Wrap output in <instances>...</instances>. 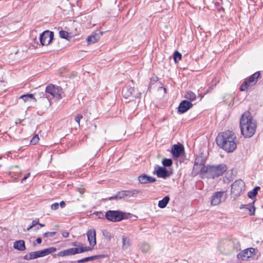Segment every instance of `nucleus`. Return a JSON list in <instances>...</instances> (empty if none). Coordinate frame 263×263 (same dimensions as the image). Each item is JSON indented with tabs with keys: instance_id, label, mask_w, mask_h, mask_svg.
<instances>
[{
	"instance_id": "f257e3e1",
	"label": "nucleus",
	"mask_w": 263,
	"mask_h": 263,
	"mask_svg": "<svg viewBox=\"0 0 263 263\" xmlns=\"http://www.w3.org/2000/svg\"><path fill=\"white\" fill-rule=\"evenodd\" d=\"M236 138L234 132L227 130L217 135L216 142L219 148L227 153H232L235 150L237 147Z\"/></svg>"
},
{
	"instance_id": "f03ea898",
	"label": "nucleus",
	"mask_w": 263,
	"mask_h": 263,
	"mask_svg": "<svg viewBox=\"0 0 263 263\" xmlns=\"http://www.w3.org/2000/svg\"><path fill=\"white\" fill-rule=\"evenodd\" d=\"M200 169V175L202 178L215 179L216 177L222 175L227 170V166L224 164H220L216 165L204 166Z\"/></svg>"
},
{
	"instance_id": "7ed1b4c3",
	"label": "nucleus",
	"mask_w": 263,
	"mask_h": 263,
	"mask_svg": "<svg viewBox=\"0 0 263 263\" xmlns=\"http://www.w3.org/2000/svg\"><path fill=\"white\" fill-rule=\"evenodd\" d=\"M43 96H46L48 100L54 98L61 99L64 97V93L61 87L50 84L46 86Z\"/></svg>"
},
{
	"instance_id": "20e7f679",
	"label": "nucleus",
	"mask_w": 263,
	"mask_h": 263,
	"mask_svg": "<svg viewBox=\"0 0 263 263\" xmlns=\"http://www.w3.org/2000/svg\"><path fill=\"white\" fill-rule=\"evenodd\" d=\"M245 190V183L241 179L236 180L231 185V195L234 198Z\"/></svg>"
},
{
	"instance_id": "39448f33",
	"label": "nucleus",
	"mask_w": 263,
	"mask_h": 263,
	"mask_svg": "<svg viewBox=\"0 0 263 263\" xmlns=\"http://www.w3.org/2000/svg\"><path fill=\"white\" fill-rule=\"evenodd\" d=\"M122 94L123 97L126 99H128L129 101L133 100L134 98H139L140 93L136 90L134 87L127 85L122 89Z\"/></svg>"
},
{
	"instance_id": "423d86ee",
	"label": "nucleus",
	"mask_w": 263,
	"mask_h": 263,
	"mask_svg": "<svg viewBox=\"0 0 263 263\" xmlns=\"http://www.w3.org/2000/svg\"><path fill=\"white\" fill-rule=\"evenodd\" d=\"M105 218L112 222H119L124 218V213L120 211L109 210L106 212Z\"/></svg>"
},
{
	"instance_id": "0eeeda50",
	"label": "nucleus",
	"mask_w": 263,
	"mask_h": 263,
	"mask_svg": "<svg viewBox=\"0 0 263 263\" xmlns=\"http://www.w3.org/2000/svg\"><path fill=\"white\" fill-rule=\"evenodd\" d=\"M53 32L49 30L44 31L40 34V43L43 46L48 45L52 41V40L53 39Z\"/></svg>"
},
{
	"instance_id": "6e6552de",
	"label": "nucleus",
	"mask_w": 263,
	"mask_h": 263,
	"mask_svg": "<svg viewBox=\"0 0 263 263\" xmlns=\"http://www.w3.org/2000/svg\"><path fill=\"white\" fill-rule=\"evenodd\" d=\"M226 195L225 192L223 191L215 192L211 197V205L215 206L219 204L226 199Z\"/></svg>"
},
{
	"instance_id": "1a4fd4ad",
	"label": "nucleus",
	"mask_w": 263,
	"mask_h": 263,
	"mask_svg": "<svg viewBox=\"0 0 263 263\" xmlns=\"http://www.w3.org/2000/svg\"><path fill=\"white\" fill-rule=\"evenodd\" d=\"M250 114L248 111V114ZM257 127V122L252 117L248 115V137H251L255 134Z\"/></svg>"
},
{
	"instance_id": "9d476101",
	"label": "nucleus",
	"mask_w": 263,
	"mask_h": 263,
	"mask_svg": "<svg viewBox=\"0 0 263 263\" xmlns=\"http://www.w3.org/2000/svg\"><path fill=\"white\" fill-rule=\"evenodd\" d=\"M153 174H156L158 177L162 178H166L170 176L165 167L159 166V165L155 166Z\"/></svg>"
},
{
	"instance_id": "9b49d317",
	"label": "nucleus",
	"mask_w": 263,
	"mask_h": 263,
	"mask_svg": "<svg viewBox=\"0 0 263 263\" xmlns=\"http://www.w3.org/2000/svg\"><path fill=\"white\" fill-rule=\"evenodd\" d=\"M246 111L243 112L239 120V127L241 131V134L247 137V116L246 115Z\"/></svg>"
},
{
	"instance_id": "f8f14e48",
	"label": "nucleus",
	"mask_w": 263,
	"mask_h": 263,
	"mask_svg": "<svg viewBox=\"0 0 263 263\" xmlns=\"http://www.w3.org/2000/svg\"><path fill=\"white\" fill-rule=\"evenodd\" d=\"M87 240L89 245L92 247L96 245V233L94 229L89 230L87 232Z\"/></svg>"
},
{
	"instance_id": "ddd939ff",
	"label": "nucleus",
	"mask_w": 263,
	"mask_h": 263,
	"mask_svg": "<svg viewBox=\"0 0 263 263\" xmlns=\"http://www.w3.org/2000/svg\"><path fill=\"white\" fill-rule=\"evenodd\" d=\"M193 106V104L187 100H183L181 102L178 107V111L181 114L186 112Z\"/></svg>"
},
{
	"instance_id": "4468645a",
	"label": "nucleus",
	"mask_w": 263,
	"mask_h": 263,
	"mask_svg": "<svg viewBox=\"0 0 263 263\" xmlns=\"http://www.w3.org/2000/svg\"><path fill=\"white\" fill-rule=\"evenodd\" d=\"M184 151V147L181 144H174L171 149L172 155L176 158H178Z\"/></svg>"
},
{
	"instance_id": "2eb2a0df",
	"label": "nucleus",
	"mask_w": 263,
	"mask_h": 263,
	"mask_svg": "<svg viewBox=\"0 0 263 263\" xmlns=\"http://www.w3.org/2000/svg\"><path fill=\"white\" fill-rule=\"evenodd\" d=\"M138 181L141 184H146L154 182L156 181V179L155 177L143 174L138 177Z\"/></svg>"
},
{
	"instance_id": "dca6fc26",
	"label": "nucleus",
	"mask_w": 263,
	"mask_h": 263,
	"mask_svg": "<svg viewBox=\"0 0 263 263\" xmlns=\"http://www.w3.org/2000/svg\"><path fill=\"white\" fill-rule=\"evenodd\" d=\"M125 198V192L124 191H121L118 192L115 195L109 197L106 199H103V200L104 201L107 200H118L122 199H124Z\"/></svg>"
},
{
	"instance_id": "f3484780",
	"label": "nucleus",
	"mask_w": 263,
	"mask_h": 263,
	"mask_svg": "<svg viewBox=\"0 0 263 263\" xmlns=\"http://www.w3.org/2000/svg\"><path fill=\"white\" fill-rule=\"evenodd\" d=\"M260 73L259 71L256 72L248 79V86L249 85H255L257 82L258 78L260 77Z\"/></svg>"
},
{
	"instance_id": "a211bd4d",
	"label": "nucleus",
	"mask_w": 263,
	"mask_h": 263,
	"mask_svg": "<svg viewBox=\"0 0 263 263\" xmlns=\"http://www.w3.org/2000/svg\"><path fill=\"white\" fill-rule=\"evenodd\" d=\"M13 247L15 249L20 251H25L26 250V246L24 240H20L15 241L13 243Z\"/></svg>"
},
{
	"instance_id": "6ab92c4d",
	"label": "nucleus",
	"mask_w": 263,
	"mask_h": 263,
	"mask_svg": "<svg viewBox=\"0 0 263 263\" xmlns=\"http://www.w3.org/2000/svg\"><path fill=\"white\" fill-rule=\"evenodd\" d=\"M258 252V250L255 248H248V261L250 258H252L253 260H257L258 257L256 256V253Z\"/></svg>"
},
{
	"instance_id": "aec40b11",
	"label": "nucleus",
	"mask_w": 263,
	"mask_h": 263,
	"mask_svg": "<svg viewBox=\"0 0 263 263\" xmlns=\"http://www.w3.org/2000/svg\"><path fill=\"white\" fill-rule=\"evenodd\" d=\"M74 252L76 251H74V248H69L59 252L57 255L63 257L65 256L75 255Z\"/></svg>"
},
{
	"instance_id": "412c9836",
	"label": "nucleus",
	"mask_w": 263,
	"mask_h": 263,
	"mask_svg": "<svg viewBox=\"0 0 263 263\" xmlns=\"http://www.w3.org/2000/svg\"><path fill=\"white\" fill-rule=\"evenodd\" d=\"M38 257H41V255L39 251L32 252L29 254H27L24 256V259L26 260H31Z\"/></svg>"
},
{
	"instance_id": "4be33fe9",
	"label": "nucleus",
	"mask_w": 263,
	"mask_h": 263,
	"mask_svg": "<svg viewBox=\"0 0 263 263\" xmlns=\"http://www.w3.org/2000/svg\"><path fill=\"white\" fill-rule=\"evenodd\" d=\"M57 249L54 247H50L44 250L39 251L41 257H43L55 252Z\"/></svg>"
},
{
	"instance_id": "5701e85b",
	"label": "nucleus",
	"mask_w": 263,
	"mask_h": 263,
	"mask_svg": "<svg viewBox=\"0 0 263 263\" xmlns=\"http://www.w3.org/2000/svg\"><path fill=\"white\" fill-rule=\"evenodd\" d=\"M101 255H94V256H91L89 257H87L81 259H79L76 262L78 263H83L86 261H89L93 260H96L97 259H99L101 257Z\"/></svg>"
},
{
	"instance_id": "b1692460",
	"label": "nucleus",
	"mask_w": 263,
	"mask_h": 263,
	"mask_svg": "<svg viewBox=\"0 0 263 263\" xmlns=\"http://www.w3.org/2000/svg\"><path fill=\"white\" fill-rule=\"evenodd\" d=\"M170 200V198L168 196H165L162 200H160L158 202V206L160 208L163 209L165 208L169 202V201Z\"/></svg>"
},
{
	"instance_id": "393cba45",
	"label": "nucleus",
	"mask_w": 263,
	"mask_h": 263,
	"mask_svg": "<svg viewBox=\"0 0 263 263\" xmlns=\"http://www.w3.org/2000/svg\"><path fill=\"white\" fill-rule=\"evenodd\" d=\"M125 198H130L132 197H136L140 192V191L137 189L124 191Z\"/></svg>"
},
{
	"instance_id": "a878e982",
	"label": "nucleus",
	"mask_w": 263,
	"mask_h": 263,
	"mask_svg": "<svg viewBox=\"0 0 263 263\" xmlns=\"http://www.w3.org/2000/svg\"><path fill=\"white\" fill-rule=\"evenodd\" d=\"M100 36L98 35H97L96 33L95 34H91L89 35L87 39V42L88 44H93L97 42H98L99 40Z\"/></svg>"
},
{
	"instance_id": "bb28decb",
	"label": "nucleus",
	"mask_w": 263,
	"mask_h": 263,
	"mask_svg": "<svg viewBox=\"0 0 263 263\" xmlns=\"http://www.w3.org/2000/svg\"><path fill=\"white\" fill-rule=\"evenodd\" d=\"M19 99H23L25 102H26L29 101H31L32 100H33L35 101L36 100V99L34 97L33 95L31 94V93H27V94L23 95L21 96Z\"/></svg>"
},
{
	"instance_id": "cd10ccee",
	"label": "nucleus",
	"mask_w": 263,
	"mask_h": 263,
	"mask_svg": "<svg viewBox=\"0 0 263 263\" xmlns=\"http://www.w3.org/2000/svg\"><path fill=\"white\" fill-rule=\"evenodd\" d=\"M122 249L123 250H126L130 246L129 239L126 236H122Z\"/></svg>"
},
{
	"instance_id": "c85d7f7f",
	"label": "nucleus",
	"mask_w": 263,
	"mask_h": 263,
	"mask_svg": "<svg viewBox=\"0 0 263 263\" xmlns=\"http://www.w3.org/2000/svg\"><path fill=\"white\" fill-rule=\"evenodd\" d=\"M260 189L259 186H256L252 190L248 193V197L250 198L253 199L256 197L258 191Z\"/></svg>"
},
{
	"instance_id": "c756f323",
	"label": "nucleus",
	"mask_w": 263,
	"mask_h": 263,
	"mask_svg": "<svg viewBox=\"0 0 263 263\" xmlns=\"http://www.w3.org/2000/svg\"><path fill=\"white\" fill-rule=\"evenodd\" d=\"M185 98L189 100V101L191 102V101H193L196 100V95L193 92L191 91H188L185 95Z\"/></svg>"
},
{
	"instance_id": "7c9ffc66",
	"label": "nucleus",
	"mask_w": 263,
	"mask_h": 263,
	"mask_svg": "<svg viewBox=\"0 0 263 263\" xmlns=\"http://www.w3.org/2000/svg\"><path fill=\"white\" fill-rule=\"evenodd\" d=\"M255 201V200H254L252 203L248 204V210H249L250 214L251 215H253L255 214L256 209L254 205Z\"/></svg>"
},
{
	"instance_id": "2f4dec72",
	"label": "nucleus",
	"mask_w": 263,
	"mask_h": 263,
	"mask_svg": "<svg viewBox=\"0 0 263 263\" xmlns=\"http://www.w3.org/2000/svg\"><path fill=\"white\" fill-rule=\"evenodd\" d=\"M162 163L163 165V167L166 168V167H170L172 165L173 161L171 159L164 158L162 160Z\"/></svg>"
},
{
	"instance_id": "473e14b6",
	"label": "nucleus",
	"mask_w": 263,
	"mask_h": 263,
	"mask_svg": "<svg viewBox=\"0 0 263 263\" xmlns=\"http://www.w3.org/2000/svg\"><path fill=\"white\" fill-rule=\"evenodd\" d=\"M59 35L61 38L67 40H69V38H70L71 37L69 35V33L67 31L64 30H61L59 32Z\"/></svg>"
},
{
	"instance_id": "72a5a7b5",
	"label": "nucleus",
	"mask_w": 263,
	"mask_h": 263,
	"mask_svg": "<svg viewBox=\"0 0 263 263\" xmlns=\"http://www.w3.org/2000/svg\"><path fill=\"white\" fill-rule=\"evenodd\" d=\"M174 60L175 63H177L182 58V54L178 51H175L173 54Z\"/></svg>"
},
{
	"instance_id": "f704fd0d",
	"label": "nucleus",
	"mask_w": 263,
	"mask_h": 263,
	"mask_svg": "<svg viewBox=\"0 0 263 263\" xmlns=\"http://www.w3.org/2000/svg\"><path fill=\"white\" fill-rule=\"evenodd\" d=\"M247 254V249H244L242 252H240L237 255V257L238 259H241L242 260L244 259V258L246 257Z\"/></svg>"
},
{
	"instance_id": "c9c22d12",
	"label": "nucleus",
	"mask_w": 263,
	"mask_h": 263,
	"mask_svg": "<svg viewBox=\"0 0 263 263\" xmlns=\"http://www.w3.org/2000/svg\"><path fill=\"white\" fill-rule=\"evenodd\" d=\"M39 223V219H36L35 220H33L32 221V223L27 228V231L30 230L31 228L35 226L36 225L38 224Z\"/></svg>"
},
{
	"instance_id": "e433bc0d",
	"label": "nucleus",
	"mask_w": 263,
	"mask_h": 263,
	"mask_svg": "<svg viewBox=\"0 0 263 263\" xmlns=\"http://www.w3.org/2000/svg\"><path fill=\"white\" fill-rule=\"evenodd\" d=\"M247 89V79H245L242 84L239 87V90L241 91H245Z\"/></svg>"
},
{
	"instance_id": "4c0bfd02",
	"label": "nucleus",
	"mask_w": 263,
	"mask_h": 263,
	"mask_svg": "<svg viewBox=\"0 0 263 263\" xmlns=\"http://www.w3.org/2000/svg\"><path fill=\"white\" fill-rule=\"evenodd\" d=\"M56 232H47L43 234V237L47 238L48 237H52L56 234Z\"/></svg>"
},
{
	"instance_id": "58836bf2",
	"label": "nucleus",
	"mask_w": 263,
	"mask_h": 263,
	"mask_svg": "<svg viewBox=\"0 0 263 263\" xmlns=\"http://www.w3.org/2000/svg\"><path fill=\"white\" fill-rule=\"evenodd\" d=\"M39 137L38 135H35L32 138V139L31 140V143L33 145H35L39 142Z\"/></svg>"
},
{
	"instance_id": "ea45409f",
	"label": "nucleus",
	"mask_w": 263,
	"mask_h": 263,
	"mask_svg": "<svg viewBox=\"0 0 263 263\" xmlns=\"http://www.w3.org/2000/svg\"><path fill=\"white\" fill-rule=\"evenodd\" d=\"M74 249L75 251L76 250V252H74L75 254L84 252L83 247H80L79 248H74Z\"/></svg>"
},
{
	"instance_id": "a19ab883",
	"label": "nucleus",
	"mask_w": 263,
	"mask_h": 263,
	"mask_svg": "<svg viewBox=\"0 0 263 263\" xmlns=\"http://www.w3.org/2000/svg\"><path fill=\"white\" fill-rule=\"evenodd\" d=\"M103 234L105 238L107 239H110L111 236L110 234L107 231L105 230L103 232Z\"/></svg>"
},
{
	"instance_id": "79ce46f5",
	"label": "nucleus",
	"mask_w": 263,
	"mask_h": 263,
	"mask_svg": "<svg viewBox=\"0 0 263 263\" xmlns=\"http://www.w3.org/2000/svg\"><path fill=\"white\" fill-rule=\"evenodd\" d=\"M82 118L83 116L82 115L79 114L75 117L74 120L77 123H78L79 125H80V120Z\"/></svg>"
},
{
	"instance_id": "37998d69",
	"label": "nucleus",
	"mask_w": 263,
	"mask_h": 263,
	"mask_svg": "<svg viewBox=\"0 0 263 263\" xmlns=\"http://www.w3.org/2000/svg\"><path fill=\"white\" fill-rule=\"evenodd\" d=\"M59 208V204L57 202L54 203L51 205V209L52 210H57Z\"/></svg>"
},
{
	"instance_id": "c03bdc74",
	"label": "nucleus",
	"mask_w": 263,
	"mask_h": 263,
	"mask_svg": "<svg viewBox=\"0 0 263 263\" xmlns=\"http://www.w3.org/2000/svg\"><path fill=\"white\" fill-rule=\"evenodd\" d=\"M93 248V247H91L90 246H87V247H83L84 252L92 250Z\"/></svg>"
},
{
	"instance_id": "a18cd8bd",
	"label": "nucleus",
	"mask_w": 263,
	"mask_h": 263,
	"mask_svg": "<svg viewBox=\"0 0 263 263\" xmlns=\"http://www.w3.org/2000/svg\"><path fill=\"white\" fill-rule=\"evenodd\" d=\"M216 85V83H215L214 85H212L206 91L205 93L210 92L213 89L214 87Z\"/></svg>"
},
{
	"instance_id": "49530a36",
	"label": "nucleus",
	"mask_w": 263,
	"mask_h": 263,
	"mask_svg": "<svg viewBox=\"0 0 263 263\" xmlns=\"http://www.w3.org/2000/svg\"><path fill=\"white\" fill-rule=\"evenodd\" d=\"M30 176V173H27L25 176L23 177V178L22 179V182H23L25 181L28 178H29Z\"/></svg>"
},
{
	"instance_id": "de8ad7c7",
	"label": "nucleus",
	"mask_w": 263,
	"mask_h": 263,
	"mask_svg": "<svg viewBox=\"0 0 263 263\" xmlns=\"http://www.w3.org/2000/svg\"><path fill=\"white\" fill-rule=\"evenodd\" d=\"M96 215L98 216L99 218H102L104 217V215L102 212H97Z\"/></svg>"
},
{
	"instance_id": "09e8293b",
	"label": "nucleus",
	"mask_w": 263,
	"mask_h": 263,
	"mask_svg": "<svg viewBox=\"0 0 263 263\" xmlns=\"http://www.w3.org/2000/svg\"><path fill=\"white\" fill-rule=\"evenodd\" d=\"M69 234V232H68L67 231H64L62 233L63 237L64 238H67V237H68Z\"/></svg>"
},
{
	"instance_id": "8fccbe9b",
	"label": "nucleus",
	"mask_w": 263,
	"mask_h": 263,
	"mask_svg": "<svg viewBox=\"0 0 263 263\" xmlns=\"http://www.w3.org/2000/svg\"><path fill=\"white\" fill-rule=\"evenodd\" d=\"M60 205L61 207L63 208L65 206V203L64 201H62L60 202Z\"/></svg>"
},
{
	"instance_id": "3c124183",
	"label": "nucleus",
	"mask_w": 263,
	"mask_h": 263,
	"mask_svg": "<svg viewBox=\"0 0 263 263\" xmlns=\"http://www.w3.org/2000/svg\"><path fill=\"white\" fill-rule=\"evenodd\" d=\"M42 239L41 238H37L36 239V241L37 243L40 244L42 242Z\"/></svg>"
},
{
	"instance_id": "603ef678",
	"label": "nucleus",
	"mask_w": 263,
	"mask_h": 263,
	"mask_svg": "<svg viewBox=\"0 0 263 263\" xmlns=\"http://www.w3.org/2000/svg\"><path fill=\"white\" fill-rule=\"evenodd\" d=\"M84 189L83 188H79V192L81 193V194H83L84 192Z\"/></svg>"
},
{
	"instance_id": "864d4df0",
	"label": "nucleus",
	"mask_w": 263,
	"mask_h": 263,
	"mask_svg": "<svg viewBox=\"0 0 263 263\" xmlns=\"http://www.w3.org/2000/svg\"><path fill=\"white\" fill-rule=\"evenodd\" d=\"M247 207V204H241L240 206V209L246 208Z\"/></svg>"
},
{
	"instance_id": "5fc2aeb1",
	"label": "nucleus",
	"mask_w": 263,
	"mask_h": 263,
	"mask_svg": "<svg viewBox=\"0 0 263 263\" xmlns=\"http://www.w3.org/2000/svg\"><path fill=\"white\" fill-rule=\"evenodd\" d=\"M72 245H73V246H75V247H77V246H78V242H73V243H72Z\"/></svg>"
},
{
	"instance_id": "6e6d98bb",
	"label": "nucleus",
	"mask_w": 263,
	"mask_h": 263,
	"mask_svg": "<svg viewBox=\"0 0 263 263\" xmlns=\"http://www.w3.org/2000/svg\"><path fill=\"white\" fill-rule=\"evenodd\" d=\"M38 224H39L41 227H45V224H44L40 223H39V222Z\"/></svg>"
},
{
	"instance_id": "4d7b16f0",
	"label": "nucleus",
	"mask_w": 263,
	"mask_h": 263,
	"mask_svg": "<svg viewBox=\"0 0 263 263\" xmlns=\"http://www.w3.org/2000/svg\"><path fill=\"white\" fill-rule=\"evenodd\" d=\"M158 80V77H155L154 78V81L155 82H157Z\"/></svg>"
},
{
	"instance_id": "13d9d810",
	"label": "nucleus",
	"mask_w": 263,
	"mask_h": 263,
	"mask_svg": "<svg viewBox=\"0 0 263 263\" xmlns=\"http://www.w3.org/2000/svg\"><path fill=\"white\" fill-rule=\"evenodd\" d=\"M198 164V162H197V159H196L195 161V165L196 164Z\"/></svg>"
},
{
	"instance_id": "bf43d9fd",
	"label": "nucleus",
	"mask_w": 263,
	"mask_h": 263,
	"mask_svg": "<svg viewBox=\"0 0 263 263\" xmlns=\"http://www.w3.org/2000/svg\"><path fill=\"white\" fill-rule=\"evenodd\" d=\"M76 261H68V263H75Z\"/></svg>"
},
{
	"instance_id": "052dcab7",
	"label": "nucleus",
	"mask_w": 263,
	"mask_h": 263,
	"mask_svg": "<svg viewBox=\"0 0 263 263\" xmlns=\"http://www.w3.org/2000/svg\"><path fill=\"white\" fill-rule=\"evenodd\" d=\"M62 263H68V261H62Z\"/></svg>"
},
{
	"instance_id": "680f3d73",
	"label": "nucleus",
	"mask_w": 263,
	"mask_h": 263,
	"mask_svg": "<svg viewBox=\"0 0 263 263\" xmlns=\"http://www.w3.org/2000/svg\"><path fill=\"white\" fill-rule=\"evenodd\" d=\"M40 229L39 227H37V230H39Z\"/></svg>"
},
{
	"instance_id": "e2e57ef3",
	"label": "nucleus",
	"mask_w": 263,
	"mask_h": 263,
	"mask_svg": "<svg viewBox=\"0 0 263 263\" xmlns=\"http://www.w3.org/2000/svg\"><path fill=\"white\" fill-rule=\"evenodd\" d=\"M227 263H229V262H228Z\"/></svg>"
}]
</instances>
